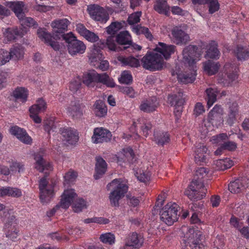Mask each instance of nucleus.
I'll use <instances>...</instances> for the list:
<instances>
[{"label": "nucleus", "mask_w": 249, "mask_h": 249, "mask_svg": "<svg viewBox=\"0 0 249 249\" xmlns=\"http://www.w3.org/2000/svg\"><path fill=\"white\" fill-rule=\"evenodd\" d=\"M196 50L197 48L193 45L185 47L182 52V60L177 63L172 71V75H176L180 83H192L196 79V63L200 57V54L197 53Z\"/></svg>", "instance_id": "obj_1"}, {"label": "nucleus", "mask_w": 249, "mask_h": 249, "mask_svg": "<svg viewBox=\"0 0 249 249\" xmlns=\"http://www.w3.org/2000/svg\"><path fill=\"white\" fill-rule=\"evenodd\" d=\"M176 47L159 42L153 52H148L142 58L143 67L151 71H159L165 67V59H169L175 52Z\"/></svg>", "instance_id": "obj_2"}, {"label": "nucleus", "mask_w": 249, "mask_h": 249, "mask_svg": "<svg viewBox=\"0 0 249 249\" xmlns=\"http://www.w3.org/2000/svg\"><path fill=\"white\" fill-rule=\"evenodd\" d=\"M70 21L66 18L55 20L51 24L53 29V35L47 32L45 29L39 28L37 32L38 36L53 50L58 51L63 47V44L60 43L58 40L61 36L63 37L62 34L67 30Z\"/></svg>", "instance_id": "obj_3"}, {"label": "nucleus", "mask_w": 249, "mask_h": 249, "mask_svg": "<svg viewBox=\"0 0 249 249\" xmlns=\"http://www.w3.org/2000/svg\"><path fill=\"white\" fill-rule=\"evenodd\" d=\"M223 114V110L220 106L215 105L213 107L209 113L208 119L204 120L199 127V131L202 136L222 126L224 121Z\"/></svg>", "instance_id": "obj_4"}, {"label": "nucleus", "mask_w": 249, "mask_h": 249, "mask_svg": "<svg viewBox=\"0 0 249 249\" xmlns=\"http://www.w3.org/2000/svg\"><path fill=\"white\" fill-rule=\"evenodd\" d=\"M108 190H111L109 195L110 204L113 206H118L119 200L124 197L128 190L126 181L123 179H113L107 185Z\"/></svg>", "instance_id": "obj_5"}, {"label": "nucleus", "mask_w": 249, "mask_h": 249, "mask_svg": "<svg viewBox=\"0 0 249 249\" xmlns=\"http://www.w3.org/2000/svg\"><path fill=\"white\" fill-rule=\"evenodd\" d=\"M201 232L189 228L186 232L182 239V249H203L204 245L202 243Z\"/></svg>", "instance_id": "obj_6"}, {"label": "nucleus", "mask_w": 249, "mask_h": 249, "mask_svg": "<svg viewBox=\"0 0 249 249\" xmlns=\"http://www.w3.org/2000/svg\"><path fill=\"white\" fill-rule=\"evenodd\" d=\"M55 181H49L46 177L42 178L39 181L40 199L42 203H47L54 196L56 191Z\"/></svg>", "instance_id": "obj_7"}, {"label": "nucleus", "mask_w": 249, "mask_h": 249, "mask_svg": "<svg viewBox=\"0 0 249 249\" xmlns=\"http://www.w3.org/2000/svg\"><path fill=\"white\" fill-rule=\"evenodd\" d=\"M179 209V206L175 202L167 203L160 212L161 220L168 225H172L178 220Z\"/></svg>", "instance_id": "obj_8"}, {"label": "nucleus", "mask_w": 249, "mask_h": 249, "mask_svg": "<svg viewBox=\"0 0 249 249\" xmlns=\"http://www.w3.org/2000/svg\"><path fill=\"white\" fill-rule=\"evenodd\" d=\"M83 82L88 86L93 82H100L109 88L115 86V83L113 79L109 77L106 73L98 74L94 71L84 74Z\"/></svg>", "instance_id": "obj_9"}, {"label": "nucleus", "mask_w": 249, "mask_h": 249, "mask_svg": "<svg viewBox=\"0 0 249 249\" xmlns=\"http://www.w3.org/2000/svg\"><path fill=\"white\" fill-rule=\"evenodd\" d=\"M63 39L67 43L68 51L71 55L74 56L85 53L86 45L82 41L77 39L71 32L64 34Z\"/></svg>", "instance_id": "obj_10"}, {"label": "nucleus", "mask_w": 249, "mask_h": 249, "mask_svg": "<svg viewBox=\"0 0 249 249\" xmlns=\"http://www.w3.org/2000/svg\"><path fill=\"white\" fill-rule=\"evenodd\" d=\"M207 190L202 181L194 179L185 190L184 194L191 200H195L203 198Z\"/></svg>", "instance_id": "obj_11"}, {"label": "nucleus", "mask_w": 249, "mask_h": 249, "mask_svg": "<svg viewBox=\"0 0 249 249\" xmlns=\"http://www.w3.org/2000/svg\"><path fill=\"white\" fill-rule=\"evenodd\" d=\"M77 194L73 189L65 188L61 195L60 202L51 211V214L53 215L58 208L68 209L77 199Z\"/></svg>", "instance_id": "obj_12"}, {"label": "nucleus", "mask_w": 249, "mask_h": 249, "mask_svg": "<svg viewBox=\"0 0 249 249\" xmlns=\"http://www.w3.org/2000/svg\"><path fill=\"white\" fill-rule=\"evenodd\" d=\"M237 68L235 64L226 63L221 75L219 77L218 82L228 86L237 78Z\"/></svg>", "instance_id": "obj_13"}, {"label": "nucleus", "mask_w": 249, "mask_h": 249, "mask_svg": "<svg viewBox=\"0 0 249 249\" xmlns=\"http://www.w3.org/2000/svg\"><path fill=\"white\" fill-rule=\"evenodd\" d=\"M90 16L95 20L101 22H106L109 17L105 10L97 5H90L88 7Z\"/></svg>", "instance_id": "obj_14"}, {"label": "nucleus", "mask_w": 249, "mask_h": 249, "mask_svg": "<svg viewBox=\"0 0 249 249\" xmlns=\"http://www.w3.org/2000/svg\"><path fill=\"white\" fill-rule=\"evenodd\" d=\"M171 35L173 42L177 45L186 44L190 40L189 35L183 31L180 27H173L171 31Z\"/></svg>", "instance_id": "obj_15"}, {"label": "nucleus", "mask_w": 249, "mask_h": 249, "mask_svg": "<svg viewBox=\"0 0 249 249\" xmlns=\"http://www.w3.org/2000/svg\"><path fill=\"white\" fill-rule=\"evenodd\" d=\"M168 101L171 106L175 107L174 113L177 117H179L182 112V106L184 102L183 93L181 91L178 94H174L168 97Z\"/></svg>", "instance_id": "obj_16"}, {"label": "nucleus", "mask_w": 249, "mask_h": 249, "mask_svg": "<svg viewBox=\"0 0 249 249\" xmlns=\"http://www.w3.org/2000/svg\"><path fill=\"white\" fill-rule=\"evenodd\" d=\"M62 141L66 145L75 144L78 140L76 130L70 127L62 128L60 130Z\"/></svg>", "instance_id": "obj_17"}, {"label": "nucleus", "mask_w": 249, "mask_h": 249, "mask_svg": "<svg viewBox=\"0 0 249 249\" xmlns=\"http://www.w3.org/2000/svg\"><path fill=\"white\" fill-rule=\"evenodd\" d=\"M5 5L13 11L18 18L24 17L25 13L28 11L27 6L21 1H7Z\"/></svg>", "instance_id": "obj_18"}, {"label": "nucleus", "mask_w": 249, "mask_h": 249, "mask_svg": "<svg viewBox=\"0 0 249 249\" xmlns=\"http://www.w3.org/2000/svg\"><path fill=\"white\" fill-rule=\"evenodd\" d=\"M111 137V133L102 127L96 128L94 130L91 139L93 143H102L109 141Z\"/></svg>", "instance_id": "obj_19"}, {"label": "nucleus", "mask_w": 249, "mask_h": 249, "mask_svg": "<svg viewBox=\"0 0 249 249\" xmlns=\"http://www.w3.org/2000/svg\"><path fill=\"white\" fill-rule=\"evenodd\" d=\"M43 153H36L35 155L34 159L36 160L35 167L39 172L47 174L53 170V167L49 162L43 159Z\"/></svg>", "instance_id": "obj_20"}, {"label": "nucleus", "mask_w": 249, "mask_h": 249, "mask_svg": "<svg viewBox=\"0 0 249 249\" xmlns=\"http://www.w3.org/2000/svg\"><path fill=\"white\" fill-rule=\"evenodd\" d=\"M9 132L15 136L20 142L25 144H31L32 139L26 130L18 126H13L9 129Z\"/></svg>", "instance_id": "obj_21"}, {"label": "nucleus", "mask_w": 249, "mask_h": 249, "mask_svg": "<svg viewBox=\"0 0 249 249\" xmlns=\"http://www.w3.org/2000/svg\"><path fill=\"white\" fill-rule=\"evenodd\" d=\"M76 30L89 42L93 43L99 40V37L97 34L88 30L82 24H77L76 26Z\"/></svg>", "instance_id": "obj_22"}, {"label": "nucleus", "mask_w": 249, "mask_h": 249, "mask_svg": "<svg viewBox=\"0 0 249 249\" xmlns=\"http://www.w3.org/2000/svg\"><path fill=\"white\" fill-rule=\"evenodd\" d=\"M104 46V44L101 43V46L98 47L97 45H93L92 48L89 53V58L90 63L95 66L96 63L101 60L103 57L101 49Z\"/></svg>", "instance_id": "obj_23"}, {"label": "nucleus", "mask_w": 249, "mask_h": 249, "mask_svg": "<svg viewBox=\"0 0 249 249\" xmlns=\"http://www.w3.org/2000/svg\"><path fill=\"white\" fill-rule=\"evenodd\" d=\"M195 160L197 163L204 162L207 155L208 150L203 143L197 144L194 148Z\"/></svg>", "instance_id": "obj_24"}, {"label": "nucleus", "mask_w": 249, "mask_h": 249, "mask_svg": "<svg viewBox=\"0 0 249 249\" xmlns=\"http://www.w3.org/2000/svg\"><path fill=\"white\" fill-rule=\"evenodd\" d=\"M158 103L155 97L146 99L142 101L140 106L141 110L145 112H150L156 110Z\"/></svg>", "instance_id": "obj_25"}, {"label": "nucleus", "mask_w": 249, "mask_h": 249, "mask_svg": "<svg viewBox=\"0 0 249 249\" xmlns=\"http://www.w3.org/2000/svg\"><path fill=\"white\" fill-rule=\"evenodd\" d=\"M143 243V239L141 236L136 233H132L128 237L127 242L124 246V249H127L130 247H133L135 248L141 247Z\"/></svg>", "instance_id": "obj_26"}, {"label": "nucleus", "mask_w": 249, "mask_h": 249, "mask_svg": "<svg viewBox=\"0 0 249 249\" xmlns=\"http://www.w3.org/2000/svg\"><path fill=\"white\" fill-rule=\"evenodd\" d=\"M107 168V164L105 160L101 157L96 158V173L94 175V178L96 179L99 178L101 176L105 173Z\"/></svg>", "instance_id": "obj_27"}, {"label": "nucleus", "mask_w": 249, "mask_h": 249, "mask_svg": "<svg viewBox=\"0 0 249 249\" xmlns=\"http://www.w3.org/2000/svg\"><path fill=\"white\" fill-rule=\"evenodd\" d=\"M4 40L5 42H8L15 39L16 36H22L23 33L18 30V28H5L3 29Z\"/></svg>", "instance_id": "obj_28"}, {"label": "nucleus", "mask_w": 249, "mask_h": 249, "mask_svg": "<svg viewBox=\"0 0 249 249\" xmlns=\"http://www.w3.org/2000/svg\"><path fill=\"white\" fill-rule=\"evenodd\" d=\"M116 156L118 162L122 160L131 162L134 158V153L132 149L128 147L118 152Z\"/></svg>", "instance_id": "obj_29"}, {"label": "nucleus", "mask_w": 249, "mask_h": 249, "mask_svg": "<svg viewBox=\"0 0 249 249\" xmlns=\"http://www.w3.org/2000/svg\"><path fill=\"white\" fill-rule=\"evenodd\" d=\"M246 182V178L236 179L229 185V190L232 193H238L245 187L244 184Z\"/></svg>", "instance_id": "obj_30"}, {"label": "nucleus", "mask_w": 249, "mask_h": 249, "mask_svg": "<svg viewBox=\"0 0 249 249\" xmlns=\"http://www.w3.org/2000/svg\"><path fill=\"white\" fill-rule=\"evenodd\" d=\"M220 54V52L217 49V43L215 41H211L208 46L205 55L206 58L217 59L219 58Z\"/></svg>", "instance_id": "obj_31"}, {"label": "nucleus", "mask_w": 249, "mask_h": 249, "mask_svg": "<svg viewBox=\"0 0 249 249\" xmlns=\"http://www.w3.org/2000/svg\"><path fill=\"white\" fill-rule=\"evenodd\" d=\"M21 195L22 192L21 190L17 188L6 187L0 188V196H8L18 197L21 196Z\"/></svg>", "instance_id": "obj_32"}, {"label": "nucleus", "mask_w": 249, "mask_h": 249, "mask_svg": "<svg viewBox=\"0 0 249 249\" xmlns=\"http://www.w3.org/2000/svg\"><path fill=\"white\" fill-rule=\"evenodd\" d=\"M67 109L69 113L75 118H80L83 115L82 108L75 102H72Z\"/></svg>", "instance_id": "obj_33"}, {"label": "nucleus", "mask_w": 249, "mask_h": 249, "mask_svg": "<svg viewBox=\"0 0 249 249\" xmlns=\"http://www.w3.org/2000/svg\"><path fill=\"white\" fill-rule=\"evenodd\" d=\"M9 53L10 55V59L19 60L23 57L24 49L21 45H15L10 49Z\"/></svg>", "instance_id": "obj_34"}, {"label": "nucleus", "mask_w": 249, "mask_h": 249, "mask_svg": "<svg viewBox=\"0 0 249 249\" xmlns=\"http://www.w3.org/2000/svg\"><path fill=\"white\" fill-rule=\"evenodd\" d=\"M220 65L218 62L208 61L204 63V71L208 75H211L215 74L218 70Z\"/></svg>", "instance_id": "obj_35"}, {"label": "nucleus", "mask_w": 249, "mask_h": 249, "mask_svg": "<svg viewBox=\"0 0 249 249\" xmlns=\"http://www.w3.org/2000/svg\"><path fill=\"white\" fill-rule=\"evenodd\" d=\"M154 9L160 14L167 15L169 12V6L163 0H158L155 2Z\"/></svg>", "instance_id": "obj_36"}, {"label": "nucleus", "mask_w": 249, "mask_h": 249, "mask_svg": "<svg viewBox=\"0 0 249 249\" xmlns=\"http://www.w3.org/2000/svg\"><path fill=\"white\" fill-rule=\"evenodd\" d=\"M28 95V90L24 88H16L13 92V96L17 100L24 102L27 100Z\"/></svg>", "instance_id": "obj_37"}, {"label": "nucleus", "mask_w": 249, "mask_h": 249, "mask_svg": "<svg viewBox=\"0 0 249 249\" xmlns=\"http://www.w3.org/2000/svg\"><path fill=\"white\" fill-rule=\"evenodd\" d=\"M218 91L216 89L210 88L206 90L207 94L206 100L207 101V106L210 107L216 100V97Z\"/></svg>", "instance_id": "obj_38"}, {"label": "nucleus", "mask_w": 249, "mask_h": 249, "mask_svg": "<svg viewBox=\"0 0 249 249\" xmlns=\"http://www.w3.org/2000/svg\"><path fill=\"white\" fill-rule=\"evenodd\" d=\"M154 140L158 145H163L169 141V136L167 133L156 132L154 133Z\"/></svg>", "instance_id": "obj_39"}, {"label": "nucleus", "mask_w": 249, "mask_h": 249, "mask_svg": "<svg viewBox=\"0 0 249 249\" xmlns=\"http://www.w3.org/2000/svg\"><path fill=\"white\" fill-rule=\"evenodd\" d=\"M94 112L99 117H103L106 115L107 108L102 101H96L94 106Z\"/></svg>", "instance_id": "obj_40"}, {"label": "nucleus", "mask_w": 249, "mask_h": 249, "mask_svg": "<svg viewBox=\"0 0 249 249\" xmlns=\"http://www.w3.org/2000/svg\"><path fill=\"white\" fill-rule=\"evenodd\" d=\"M214 164L216 169L224 170L231 168L233 165V161L230 159L226 158L215 161Z\"/></svg>", "instance_id": "obj_41"}, {"label": "nucleus", "mask_w": 249, "mask_h": 249, "mask_svg": "<svg viewBox=\"0 0 249 249\" xmlns=\"http://www.w3.org/2000/svg\"><path fill=\"white\" fill-rule=\"evenodd\" d=\"M124 24V21H115L107 27V32L110 35H115L117 32L121 30Z\"/></svg>", "instance_id": "obj_42"}, {"label": "nucleus", "mask_w": 249, "mask_h": 249, "mask_svg": "<svg viewBox=\"0 0 249 249\" xmlns=\"http://www.w3.org/2000/svg\"><path fill=\"white\" fill-rule=\"evenodd\" d=\"M116 41L120 44H129L131 42V37L128 31H123L117 36Z\"/></svg>", "instance_id": "obj_43"}, {"label": "nucleus", "mask_w": 249, "mask_h": 249, "mask_svg": "<svg viewBox=\"0 0 249 249\" xmlns=\"http://www.w3.org/2000/svg\"><path fill=\"white\" fill-rule=\"evenodd\" d=\"M20 20V22L21 24V25L24 28V29H23L21 32H22L23 34L25 33H26L27 31V29L26 28L25 26L27 27H36V21L30 17H25V16L24 17L18 18Z\"/></svg>", "instance_id": "obj_44"}, {"label": "nucleus", "mask_w": 249, "mask_h": 249, "mask_svg": "<svg viewBox=\"0 0 249 249\" xmlns=\"http://www.w3.org/2000/svg\"><path fill=\"white\" fill-rule=\"evenodd\" d=\"M237 104L236 103H233L230 108V113L227 117L226 123L230 125H231L233 124L235 121L236 115L237 114Z\"/></svg>", "instance_id": "obj_45"}, {"label": "nucleus", "mask_w": 249, "mask_h": 249, "mask_svg": "<svg viewBox=\"0 0 249 249\" xmlns=\"http://www.w3.org/2000/svg\"><path fill=\"white\" fill-rule=\"evenodd\" d=\"M99 239L103 243L109 245H113L115 242V236L111 232L101 234L99 237Z\"/></svg>", "instance_id": "obj_46"}, {"label": "nucleus", "mask_w": 249, "mask_h": 249, "mask_svg": "<svg viewBox=\"0 0 249 249\" xmlns=\"http://www.w3.org/2000/svg\"><path fill=\"white\" fill-rule=\"evenodd\" d=\"M87 202L84 199L77 196L73 202V211L76 213L80 212L82 210L87 208Z\"/></svg>", "instance_id": "obj_47"}, {"label": "nucleus", "mask_w": 249, "mask_h": 249, "mask_svg": "<svg viewBox=\"0 0 249 249\" xmlns=\"http://www.w3.org/2000/svg\"><path fill=\"white\" fill-rule=\"evenodd\" d=\"M120 60L125 66L131 67H138L140 66V61L134 57H122Z\"/></svg>", "instance_id": "obj_48"}, {"label": "nucleus", "mask_w": 249, "mask_h": 249, "mask_svg": "<svg viewBox=\"0 0 249 249\" xmlns=\"http://www.w3.org/2000/svg\"><path fill=\"white\" fill-rule=\"evenodd\" d=\"M135 175L139 180L143 182L148 181L150 178V174L147 170H137L135 171Z\"/></svg>", "instance_id": "obj_49"}, {"label": "nucleus", "mask_w": 249, "mask_h": 249, "mask_svg": "<svg viewBox=\"0 0 249 249\" xmlns=\"http://www.w3.org/2000/svg\"><path fill=\"white\" fill-rule=\"evenodd\" d=\"M237 57L239 60H245L249 57V49L238 47L236 50Z\"/></svg>", "instance_id": "obj_50"}, {"label": "nucleus", "mask_w": 249, "mask_h": 249, "mask_svg": "<svg viewBox=\"0 0 249 249\" xmlns=\"http://www.w3.org/2000/svg\"><path fill=\"white\" fill-rule=\"evenodd\" d=\"M132 30L134 33L137 35L143 34L147 38L149 39L152 38V35L147 28L137 26L132 27Z\"/></svg>", "instance_id": "obj_51"}, {"label": "nucleus", "mask_w": 249, "mask_h": 249, "mask_svg": "<svg viewBox=\"0 0 249 249\" xmlns=\"http://www.w3.org/2000/svg\"><path fill=\"white\" fill-rule=\"evenodd\" d=\"M77 177V173L76 172L70 170L68 172L65 176H64V185L66 186V185H69L72 183H73Z\"/></svg>", "instance_id": "obj_52"}, {"label": "nucleus", "mask_w": 249, "mask_h": 249, "mask_svg": "<svg viewBox=\"0 0 249 249\" xmlns=\"http://www.w3.org/2000/svg\"><path fill=\"white\" fill-rule=\"evenodd\" d=\"M108 219L104 217H92L85 219L83 220V222L85 224H89L91 223H95L99 224H106L109 223Z\"/></svg>", "instance_id": "obj_53"}, {"label": "nucleus", "mask_w": 249, "mask_h": 249, "mask_svg": "<svg viewBox=\"0 0 249 249\" xmlns=\"http://www.w3.org/2000/svg\"><path fill=\"white\" fill-rule=\"evenodd\" d=\"M209 171L204 167H200L198 168L196 172L195 178L197 181H201L203 178H206L208 177Z\"/></svg>", "instance_id": "obj_54"}, {"label": "nucleus", "mask_w": 249, "mask_h": 249, "mask_svg": "<svg viewBox=\"0 0 249 249\" xmlns=\"http://www.w3.org/2000/svg\"><path fill=\"white\" fill-rule=\"evenodd\" d=\"M121 84H128L132 81V76L128 71H124L118 79Z\"/></svg>", "instance_id": "obj_55"}, {"label": "nucleus", "mask_w": 249, "mask_h": 249, "mask_svg": "<svg viewBox=\"0 0 249 249\" xmlns=\"http://www.w3.org/2000/svg\"><path fill=\"white\" fill-rule=\"evenodd\" d=\"M228 139V135L225 133H223L213 136L211 138L210 141L213 143L220 144Z\"/></svg>", "instance_id": "obj_56"}, {"label": "nucleus", "mask_w": 249, "mask_h": 249, "mask_svg": "<svg viewBox=\"0 0 249 249\" xmlns=\"http://www.w3.org/2000/svg\"><path fill=\"white\" fill-rule=\"evenodd\" d=\"M32 106H35V111L38 113L44 111L47 108L46 102L41 98L38 99L36 104Z\"/></svg>", "instance_id": "obj_57"}, {"label": "nucleus", "mask_w": 249, "mask_h": 249, "mask_svg": "<svg viewBox=\"0 0 249 249\" xmlns=\"http://www.w3.org/2000/svg\"><path fill=\"white\" fill-rule=\"evenodd\" d=\"M10 60L9 52L1 50L0 51V66L5 65Z\"/></svg>", "instance_id": "obj_58"}, {"label": "nucleus", "mask_w": 249, "mask_h": 249, "mask_svg": "<svg viewBox=\"0 0 249 249\" xmlns=\"http://www.w3.org/2000/svg\"><path fill=\"white\" fill-rule=\"evenodd\" d=\"M142 15L141 12H137L131 14L128 18L127 21L129 24L133 25L137 23L140 20V17Z\"/></svg>", "instance_id": "obj_59"}, {"label": "nucleus", "mask_w": 249, "mask_h": 249, "mask_svg": "<svg viewBox=\"0 0 249 249\" xmlns=\"http://www.w3.org/2000/svg\"><path fill=\"white\" fill-rule=\"evenodd\" d=\"M35 106H31L29 108L30 117L36 124H40L41 122V118L38 115V112L35 111Z\"/></svg>", "instance_id": "obj_60"}, {"label": "nucleus", "mask_w": 249, "mask_h": 249, "mask_svg": "<svg viewBox=\"0 0 249 249\" xmlns=\"http://www.w3.org/2000/svg\"><path fill=\"white\" fill-rule=\"evenodd\" d=\"M10 169L11 172L18 171L19 173L23 171V165L17 161H12L10 164Z\"/></svg>", "instance_id": "obj_61"}, {"label": "nucleus", "mask_w": 249, "mask_h": 249, "mask_svg": "<svg viewBox=\"0 0 249 249\" xmlns=\"http://www.w3.org/2000/svg\"><path fill=\"white\" fill-rule=\"evenodd\" d=\"M209 11L210 14H213L218 11L219 9V4L217 0H209Z\"/></svg>", "instance_id": "obj_62"}, {"label": "nucleus", "mask_w": 249, "mask_h": 249, "mask_svg": "<svg viewBox=\"0 0 249 249\" xmlns=\"http://www.w3.org/2000/svg\"><path fill=\"white\" fill-rule=\"evenodd\" d=\"M81 85V79L79 77L75 78L70 84V89L72 91H77Z\"/></svg>", "instance_id": "obj_63"}, {"label": "nucleus", "mask_w": 249, "mask_h": 249, "mask_svg": "<svg viewBox=\"0 0 249 249\" xmlns=\"http://www.w3.org/2000/svg\"><path fill=\"white\" fill-rule=\"evenodd\" d=\"M107 45L109 50L112 51H117L116 47V43L114 40V36H109L107 39Z\"/></svg>", "instance_id": "obj_64"}]
</instances>
